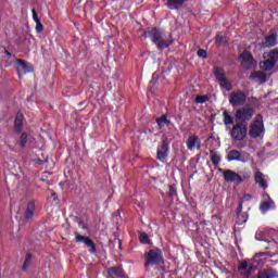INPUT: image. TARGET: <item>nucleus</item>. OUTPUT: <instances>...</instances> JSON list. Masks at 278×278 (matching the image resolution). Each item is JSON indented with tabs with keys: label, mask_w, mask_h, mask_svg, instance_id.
Listing matches in <instances>:
<instances>
[{
	"label": "nucleus",
	"mask_w": 278,
	"mask_h": 278,
	"mask_svg": "<svg viewBox=\"0 0 278 278\" xmlns=\"http://www.w3.org/2000/svg\"><path fill=\"white\" fill-rule=\"evenodd\" d=\"M267 58H268L269 61L274 62V64H277V62H278V50L277 49L270 50L267 54Z\"/></svg>",
	"instance_id": "nucleus-28"
},
{
	"label": "nucleus",
	"mask_w": 278,
	"mask_h": 278,
	"mask_svg": "<svg viewBox=\"0 0 278 278\" xmlns=\"http://www.w3.org/2000/svg\"><path fill=\"white\" fill-rule=\"evenodd\" d=\"M223 40H225V37H223V35H217L215 37V45H216V47H220V45H223Z\"/></svg>",
	"instance_id": "nucleus-38"
},
{
	"label": "nucleus",
	"mask_w": 278,
	"mask_h": 278,
	"mask_svg": "<svg viewBox=\"0 0 278 278\" xmlns=\"http://www.w3.org/2000/svg\"><path fill=\"white\" fill-rule=\"evenodd\" d=\"M36 212V202L30 201L26 205V211L24 213L25 223H29L34 219V213Z\"/></svg>",
	"instance_id": "nucleus-14"
},
{
	"label": "nucleus",
	"mask_w": 278,
	"mask_h": 278,
	"mask_svg": "<svg viewBox=\"0 0 278 278\" xmlns=\"http://www.w3.org/2000/svg\"><path fill=\"white\" fill-rule=\"evenodd\" d=\"M265 255H268V257H275V255H277V253L266 252Z\"/></svg>",
	"instance_id": "nucleus-42"
},
{
	"label": "nucleus",
	"mask_w": 278,
	"mask_h": 278,
	"mask_svg": "<svg viewBox=\"0 0 278 278\" xmlns=\"http://www.w3.org/2000/svg\"><path fill=\"white\" fill-rule=\"evenodd\" d=\"M210 101V96L204 94V96H197L195 97V103H207Z\"/></svg>",
	"instance_id": "nucleus-32"
},
{
	"label": "nucleus",
	"mask_w": 278,
	"mask_h": 278,
	"mask_svg": "<svg viewBox=\"0 0 278 278\" xmlns=\"http://www.w3.org/2000/svg\"><path fill=\"white\" fill-rule=\"evenodd\" d=\"M187 149L188 151H194L197 149L198 151H201V139L198 136H189L187 139Z\"/></svg>",
	"instance_id": "nucleus-12"
},
{
	"label": "nucleus",
	"mask_w": 278,
	"mask_h": 278,
	"mask_svg": "<svg viewBox=\"0 0 278 278\" xmlns=\"http://www.w3.org/2000/svg\"><path fill=\"white\" fill-rule=\"evenodd\" d=\"M31 254H26V258L24 261L22 270L25 273V270H27V267L29 266V264H31Z\"/></svg>",
	"instance_id": "nucleus-34"
},
{
	"label": "nucleus",
	"mask_w": 278,
	"mask_h": 278,
	"mask_svg": "<svg viewBox=\"0 0 278 278\" xmlns=\"http://www.w3.org/2000/svg\"><path fill=\"white\" fill-rule=\"evenodd\" d=\"M169 191L167 192V197H169V199H175V197H177V188H175V186L170 185L168 186Z\"/></svg>",
	"instance_id": "nucleus-33"
},
{
	"label": "nucleus",
	"mask_w": 278,
	"mask_h": 278,
	"mask_svg": "<svg viewBox=\"0 0 278 278\" xmlns=\"http://www.w3.org/2000/svg\"><path fill=\"white\" fill-rule=\"evenodd\" d=\"M23 118L24 115L21 112H17L15 116V131L16 134H21L23 131Z\"/></svg>",
	"instance_id": "nucleus-23"
},
{
	"label": "nucleus",
	"mask_w": 278,
	"mask_h": 278,
	"mask_svg": "<svg viewBox=\"0 0 278 278\" xmlns=\"http://www.w3.org/2000/svg\"><path fill=\"white\" fill-rule=\"evenodd\" d=\"M83 229H86V225H83Z\"/></svg>",
	"instance_id": "nucleus-47"
},
{
	"label": "nucleus",
	"mask_w": 278,
	"mask_h": 278,
	"mask_svg": "<svg viewBox=\"0 0 278 278\" xmlns=\"http://www.w3.org/2000/svg\"><path fill=\"white\" fill-rule=\"evenodd\" d=\"M139 241L141 242V244H150L151 239L149 238V235H147V232H141L139 236Z\"/></svg>",
	"instance_id": "nucleus-30"
},
{
	"label": "nucleus",
	"mask_w": 278,
	"mask_h": 278,
	"mask_svg": "<svg viewBox=\"0 0 278 278\" xmlns=\"http://www.w3.org/2000/svg\"><path fill=\"white\" fill-rule=\"evenodd\" d=\"M164 125H166L167 127L170 126V121H168V118L165 121Z\"/></svg>",
	"instance_id": "nucleus-45"
},
{
	"label": "nucleus",
	"mask_w": 278,
	"mask_h": 278,
	"mask_svg": "<svg viewBox=\"0 0 278 278\" xmlns=\"http://www.w3.org/2000/svg\"><path fill=\"white\" fill-rule=\"evenodd\" d=\"M33 12V21H35V23H39L40 20L38 18V13L36 12V9H31Z\"/></svg>",
	"instance_id": "nucleus-40"
},
{
	"label": "nucleus",
	"mask_w": 278,
	"mask_h": 278,
	"mask_svg": "<svg viewBox=\"0 0 278 278\" xmlns=\"http://www.w3.org/2000/svg\"><path fill=\"white\" fill-rule=\"evenodd\" d=\"M43 30H45V26L42 25V22H36V33L42 34Z\"/></svg>",
	"instance_id": "nucleus-37"
},
{
	"label": "nucleus",
	"mask_w": 278,
	"mask_h": 278,
	"mask_svg": "<svg viewBox=\"0 0 278 278\" xmlns=\"http://www.w3.org/2000/svg\"><path fill=\"white\" fill-rule=\"evenodd\" d=\"M237 270L241 275L242 278H249L253 274V270H255V266H253V265L249 266V262L243 261V262L239 263Z\"/></svg>",
	"instance_id": "nucleus-10"
},
{
	"label": "nucleus",
	"mask_w": 278,
	"mask_h": 278,
	"mask_svg": "<svg viewBox=\"0 0 278 278\" xmlns=\"http://www.w3.org/2000/svg\"><path fill=\"white\" fill-rule=\"evenodd\" d=\"M4 53H5V55H7L9 59L12 58V53H11L10 51H8V50L4 49Z\"/></svg>",
	"instance_id": "nucleus-44"
},
{
	"label": "nucleus",
	"mask_w": 278,
	"mask_h": 278,
	"mask_svg": "<svg viewBox=\"0 0 278 278\" xmlns=\"http://www.w3.org/2000/svg\"><path fill=\"white\" fill-rule=\"evenodd\" d=\"M75 242H83L89 249V253H97V244L89 237H84L79 232H75Z\"/></svg>",
	"instance_id": "nucleus-9"
},
{
	"label": "nucleus",
	"mask_w": 278,
	"mask_h": 278,
	"mask_svg": "<svg viewBox=\"0 0 278 278\" xmlns=\"http://www.w3.org/2000/svg\"><path fill=\"white\" fill-rule=\"evenodd\" d=\"M211 153V162L214 166H218L220 164V154L214 152V150L210 151Z\"/></svg>",
	"instance_id": "nucleus-27"
},
{
	"label": "nucleus",
	"mask_w": 278,
	"mask_h": 278,
	"mask_svg": "<svg viewBox=\"0 0 278 278\" xmlns=\"http://www.w3.org/2000/svg\"><path fill=\"white\" fill-rule=\"evenodd\" d=\"M239 60H241V64H249L248 68H251V66H255V58H253V54L249 51H243L239 55Z\"/></svg>",
	"instance_id": "nucleus-13"
},
{
	"label": "nucleus",
	"mask_w": 278,
	"mask_h": 278,
	"mask_svg": "<svg viewBox=\"0 0 278 278\" xmlns=\"http://www.w3.org/2000/svg\"><path fill=\"white\" fill-rule=\"evenodd\" d=\"M252 81H258V84H266L268 81V75L262 71H256L250 75Z\"/></svg>",
	"instance_id": "nucleus-15"
},
{
	"label": "nucleus",
	"mask_w": 278,
	"mask_h": 278,
	"mask_svg": "<svg viewBox=\"0 0 278 278\" xmlns=\"http://www.w3.org/2000/svg\"><path fill=\"white\" fill-rule=\"evenodd\" d=\"M242 214V202L239 203V206L237 208V215Z\"/></svg>",
	"instance_id": "nucleus-41"
},
{
	"label": "nucleus",
	"mask_w": 278,
	"mask_h": 278,
	"mask_svg": "<svg viewBox=\"0 0 278 278\" xmlns=\"http://www.w3.org/2000/svg\"><path fill=\"white\" fill-rule=\"evenodd\" d=\"M16 65L18 79H23V75H27V73H31L34 71V67L22 59L16 60Z\"/></svg>",
	"instance_id": "nucleus-8"
},
{
	"label": "nucleus",
	"mask_w": 278,
	"mask_h": 278,
	"mask_svg": "<svg viewBox=\"0 0 278 278\" xmlns=\"http://www.w3.org/2000/svg\"><path fill=\"white\" fill-rule=\"evenodd\" d=\"M223 173L224 179L227 184H244V181H249L251 179V172H240L236 173L231 169H219Z\"/></svg>",
	"instance_id": "nucleus-2"
},
{
	"label": "nucleus",
	"mask_w": 278,
	"mask_h": 278,
	"mask_svg": "<svg viewBox=\"0 0 278 278\" xmlns=\"http://www.w3.org/2000/svg\"><path fill=\"white\" fill-rule=\"evenodd\" d=\"M249 134V127L244 123H237L232 126L230 130V138L235 142H242L247 139Z\"/></svg>",
	"instance_id": "nucleus-4"
},
{
	"label": "nucleus",
	"mask_w": 278,
	"mask_h": 278,
	"mask_svg": "<svg viewBox=\"0 0 278 278\" xmlns=\"http://www.w3.org/2000/svg\"><path fill=\"white\" fill-rule=\"evenodd\" d=\"M264 255H266L265 252H260L255 254V257H264Z\"/></svg>",
	"instance_id": "nucleus-43"
},
{
	"label": "nucleus",
	"mask_w": 278,
	"mask_h": 278,
	"mask_svg": "<svg viewBox=\"0 0 278 278\" xmlns=\"http://www.w3.org/2000/svg\"><path fill=\"white\" fill-rule=\"evenodd\" d=\"M214 77L217 79V81H222L225 79V70L218 66H214L213 68Z\"/></svg>",
	"instance_id": "nucleus-24"
},
{
	"label": "nucleus",
	"mask_w": 278,
	"mask_h": 278,
	"mask_svg": "<svg viewBox=\"0 0 278 278\" xmlns=\"http://www.w3.org/2000/svg\"><path fill=\"white\" fill-rule=\"evenodd\" d=\"M52 197H53L54 201L58 200V193H52Z\"/></svg>",
	"instance_id": "nucleus-46"
},
{
	"label": "nucleus",
	"mask_w": 278,
	"mask_h": 278,
	"mask_svg": "<svg viewBox=\"0 0 278 278\" xmlns=\"http://www.w3.org/2000/svg\"><path fill=\"white\" fill-rule=\"evenodd\" d=\"M219 86L227 92L233 90V85H231V81H229V79H227V77L219 80Z\"/></svg>",
	"instance_id": "nucleus-25"
},
{
	"label": "nucleus",
	"mask_w": 278,
	"mask_h": 278,
	"mask_svg": "<svg viewBox=\"0 0 278 278\" xmlns=\"http://www.w3.org/2000/svg\"><path fill=\"white\" fill-rule=\"evenodd\" d=\"M170 151V142H168V138H164L162 144H160L156 149V160L165 164L168 159V153Z\"/></svg>",
	"instance_id": "nucleus-5"
},
{
	"label": "nucleus",
	"mask_w": 278,
	"mask_h": 278,
	"mask_svg": "<svg viewBox=\"0 0 278 278\" xmlns=\"http://www.w3.org/2000/svg\"><path fill=\"white\" fill-rule=\"evenodd\" d=\"M247 220H249V213H241V214H238L237 215V218H236V225H244L247 223Z\"/></svg>",
	"instance_id": "nucleus-26"
},
{
	"label": "nucleus",
	"mask_w": 278,
	"mask_h": 278,
	"mask_svg": "<svg viewBox=\"0 0 278 278\" xmlns=\"http://www.w3.org/2000/svg\"><path fill=\"white\" fill-rule=\"evenodd\" d=\"M242 157V154L240 153V151L238 150H231L228 152V162H242V160L240 159Z\"/></svg>",
	"instance_id": "nucleus-22"
},
{
	"label": "nucleus",
	"mask_w": 278,
	"mask_h": 278,
	"mask_svg": "<svg viewBox=\"0 0 278 278\" xmlns=\"http://www.w3.org/2000/svg\"><path fill=\"white\" fill-rule=\"evenodd\" d=\"M144 258V266L148 270L151 268V266H161V264H164V253H162V250L157 248L151 249L148 253H146Z\"/></svg>",
	"instance_id": "nucleus-3"
},
{
	"label": "nucleus",
	"mask_w": 278,
	"mask_h": 278,
	"mask_svg": "<svg viewBox=\"0 0 278 278\" xmlns=\"http://www.w3.org/2000/svg\"><path fill=\"white\" fill-rule=\"evenodd\" d=\"M108 275L112 278H125V270L122 266H113L106 270Z\"/></svg>",
	"instance_id": "nucleus-16"
},
{
	"label": "nucleus",
	"mask_w": 278,
	"mask_h": 278,
	"mask_svg": "<svg viewBox=\"0 0 278 278\" xmlns=\"http://www.w3.org/2000/svg\"><path fill=\"white\" fill-rule=\"evenodd\" d=\"M254 181L263 188V190H266L268 188V182H266V179L264 178V174L262 172H256L254 175Z\"/></svg>",
	"instance_id": "nucleus-18"
},
{
	"label": "nucleus",
	"mask_w": 278,
	"mask_h": 278,
	"mask_svg": "<svg viewBox=\"0 0 278 278\" xmlns=\"http://www.w3.org/2000/svg\"><path fill=\"white\" fill-rule=\"evenodd\" d=\"M198 58H202L203 60H205V58H207V51H205L204 49H199Z\"/></svg>",
	"instance_id": "nucleus-39"
},
{
	"label": "nucleus",
	"mask_w": 278,
	"mask_h": 278,
	"mask_svg": "<svg viewBox=\"0 0 278 278\" xmlns=\"http://www.w3.org/2000/svg\"><path fill=\"white\" fill-rule=\"evenodd\" d=\"M168 118L166 114H163L161 117L156 118V124L160 128L164 126L165 121Z\"/></svg>",
	"instance_id": "nucleus-35"
},
{
	"label": "nucleus",
	"mask_w": 278,
	"mask_h": 278,
	"mask_svg": "<svg viewBox=\"0 0 278 278\" xmlns=\"http://www.w3.org/2000/svg\"><path fill=\"white\" fill-rule=\"evenodd\" d=\"M186 1L187 0H167L166 5L168 10H179V8H181Z\"/></svg>",
	"instance_id": "nucleus-21"
},
{
	"label": "nucleus",
	"mask_w": 278,
	"mask_h": 278,
	"mask_svg": "<svg viewBox=\"0 0 278 278\" xmlns=\"http://www.w3.org/2000/svg\"><path fill=\"white\" fill-rule=\"evenodd\" d=\"M277 45V35L271 34L265 37V41L263 42V47L265 49H270V47H275Z\"/></svg>",
	"instance_id": "nucleus-20"
},
{
	"label": "nucleus",
	"mask_w": 278,
	"mask_h": 278,
	"mask_svg": "<svg viewBox=\"0 0 278 278\" xmlns=\"http://www.w3.org/2000/svg\"><path fill=\"white\" fill-rule=\"evenodd\" d=\"M27 132H22L21 137H20V147L22 149H25V147H27Z\"/></svg>",
	"instance_id": "nucleus-31"
},
{
	"label": "nucleus",
	"mask_w": 278,
	"mask_h": 278,
	"mask_svg": "<svg viewBox=\"0 0 278 278\" xmlns=\"http://www.w3.org/2000/svg\"><path fill=\"white\" fill-rule=\"evenodd\" d=\"M261 210L262 212H268V210H270V202L268 201L262 202Z\"/></svg>",
	"instance_id": "nucleus-36"
},
{
	"label": "nucleus",
	"mask_w": 278,
	"mask_h": 278,
	"mask_svg": "<svg viewBox=\"0 0 278 278\" xmlns=\"http://www.w3.org/2000/svg\"><path fill=\"white\" fill-rule=\"evenodd\" d=\"M229 103L232 105V108H241V105L247 103V93H244L242 90L233 91L230 94Z\"/></svg>",
	"instance_id": "nucleus-6"
},
{
	"label": "nucleus",
	"mask_w": 278,
	"mask_h": 278,
	"mask_svg": "<svg viewBox=\"0 0 278 278\" xmlns=\"http://www.w3.org/2000/svg\"><path fill=\"white\" fill-rule=\"evenodd\" d=\"M264 134V123L261 121H255L254 124L250 126L249 136L250 138H260Z\"/></svg>",
	"instance_id": "nucleus-11"
},
{
	"label": "nucleus",
	"mask_w": 278,
	"mask_h": 278,
	"mask_svg": "<svg viewBox=\"0 0 278 278\" xmlns=\"http://www.w3.org/2000/svg\"><path fill=\"white\" fill-rule=\"evenodd\" d=\"M143 38H150L156 49H168L173 45V35L166 36L164 30L157 27L144 31Z\"/></svg>",
	"instance_id": "nucleus-1"
},
{
	"label": "nucleus",
	"mask_w": 278,
	"mask_h": 278,
	"mask_svg": "<svg viewBox=\"0 0 278 278\" xmlns=\"http://www.w3.org/2000/svg\"><path fill=\"white\" fill-rule=\"evenodd\" d=\"M254 114L255 111L253 110V108H242L236 111L235 118H237V121H240V123L247 124V121H251Z\"/></svg>",
	"instance_id": "nucleus-7"
},
{
	"label": "nucleus",
	"mask_w": 278,
	"mask_h": 278,
	"mask_svg": "<svg viewBox=\"0 0 278 278\" xmlns=\"http://www.w3.org/2000/svg\"><path fill=\"white\" fill-rule=\"evenodd\" d=\"M258 66H260L261 71L268 72V71H273V68H275V66H277V64L274 61H270L267 59L265 61H261L258 63Z\"/></svg>",
	"instance_id": "nucleus-19"
},
{
	"label": "nucleus",
	"mask_w": 278,
	"mask_h": 278,
	"mask_svg": "<svg viewBox=\"0 0 278 278\" xmlns=\"http://www.w3.org/2000/svg\"><path fill=\"white\" fill-rule=\"evenodd\" d=\"M277 277H278V274L274 268L260 270L256 276V278H277Z\"/></svg>",
	"instance_id": "nucleus-17"
},
{
	"label": "nucleus",
	"mask_w": 278,
	"mask_h": 278,
	"mask_svg": "<svg viewBox=\"0 0 278 278\" xmlns=\"http://www.w3.org/2000/svg\"><path fill=\"white\" fill-rule=\"evenodd\" d=\"M223 116L225 125H233V117L229 115V112L224 111Z\"/></svg>",
	"instance_id": "nucleus-29"
}]
</instances>
